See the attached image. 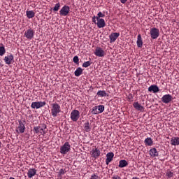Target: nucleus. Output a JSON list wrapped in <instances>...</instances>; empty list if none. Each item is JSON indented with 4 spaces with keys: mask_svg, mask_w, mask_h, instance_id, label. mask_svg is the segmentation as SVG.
<instances>
[{
    "mask_svg": "<svg viewBox=\"0 0 179 179\" xmlns=\"http://www.w3.org/2000/svg\"><path fill=\"white\" fill-rule=\"evenodd\" d=\"M86 132H89V131H90V124L89 123V122L85 123V127H84Z\"/></svg>",
    "mask_w": 179,
    "mask_h": 179,
    "instance_id": "cd10ccee",
    "label": "nucleus"
},
{
    "mask_svg": "<svg viewBox=\"0 0 179 179\" xmlns=\"http://www.w3.org/2000/svg\"><path fill=\"white\" fill-rule=\"evenodd\" d=\"M91 155L92 157H99L100 156V149L99 148H93L91 151Z\"/></svg>",
    "mask_w": 179,
    "mask_h": 179,
    "instance_id": "4468645a",
    "label": "nucleus"
},
{
    "mask_svg": "<svg viewBox=\"0 0 179 179\" xmlns=\"http://www.w3.org/2000/svg\"><path fill=\"white\" fill-rule=\"evenodd\" d=\"M92 114H99L97 106H95L92 108Z\"/></svg>",
    "mask_w": 179,
    "mask_h": 179,
    "instance_id": "2f4dec72",
    "label": "nucleus"
},
{
    "mask_svg": "<svg viewBox=\"0 0 179 179\" xmlns=\"http://www.w3.org/2000/svg\"><path fill=\"white\" fill-rule=\"evenodd\" d=\"M171 145L173 146H177L179 145V138L178 137H173L171 140Z\"/></svg>",
    "mask_w": 179,
    "mask_h": 179,
    "instance_id": "a211bd4d",
    "label": "nucleus"
},
{
    "mask_svg": "<svg viewBox=\"0 0 179 179\" xmlns=\"http://www.w3.org/2000/svg\"><path fill=\"white\" fill-rule=\"evenodd\" d=\"M145 145H148V146H152L153 145V141L152 140L151 138H147L144 141Z\"/></svg>",
    "mask_w": 179,
    "mask_h": 179,
    "instance_id": "b1692460",
    "label": "nucleus"
},
{
    "mask_svg": "<svg viewBox=\"0 0 179 179\" xmlns=\"http://www.w3.org/2000/svg\"><path fill=\"white\" fill-rule=\"evenodd\" d=\"M106 157H114V152H108L106 155Z\"/></svg>",
    "mask_w": 179,
    "mask_h": 179,
    "instance_id": "58836bf2",
    "label": "nucleus"
},
{
    "mask_svg": "<svg viewBox=\"0 0 179 179\" xmlns=\"http://www.w3.org/2000/svg\"><path fill=\"white\" fill-rule=\"evenodd\" d=\"M111 179H122V178H121V177H120V176H118V175H114V176L111 178Z\"/></svg>",
    "mask_w": 179,
    "mask_h": 179,
    "instance_id": "ea45409f",
    "label": "nucleus"
},
{
    "mask_svg": "<svg viewBox=\"0 0 179 179\" xmlns=\"http://www.w3.org/2000/svg\"><path fill=\"white\" fill-rule=\"evenodd\" d=\"M90 179H99V176H97L96 174H92Z\"/></svg>",
    "mask_w": 179,
    "mask_h": 179,
    "instance_id": "4c0bfd02",
    "label": "nucleus"
},
{
    "mask_svg": "<svg viewBox=\"0 0 179 179\" xmlns=\"http://www.w3.org/2000/svg\"><path fill=\"white\" fill-rule=\"evenodd\" d=\"M71 150V145L69 142H66L60 148V152L63 155H66V152Z\"/></svg>",
    "mask_w": 179,
    "mask_h": 179,
    "instance_id": "f03ea898",
    "label": "nucleus"
},
{
    "mask_svg": "<svg viewBox=\"0 0 179 179\" xmlns=\"http://www.w3.org/2000/svg\"><path fill=\"white\" fill-rule=\"evenodd\" d=\"M24 36L27 38L31 40V38L34 37V31L31 29H27V31L24 32Z\"/></svg>",
    "mask_w": 179,
    "mask_h": 179,
    "instance_id": "6e6552de",
    "label": "nucleus"
},
{
    "mask_svg": "<svg viewBox=\"0 0 179 179\" xmlns=\"http://www.w3.org/2000/svg\"><path fill=\"white\" fill-rule=\"evenodd\" d=\"M0 146H1V142H0Z\"/></svg>",
    "mask_w": 179,
    "mask_h": 179,
    "instance_id": "49530a36",
    "label": "nucleus"
},
{
    "mask_svg": "<svg viewBox=\"0 0 179 179\" xmlns=\"http://www.w3.org/2000/svg\"><path fill=\"white\" fill-rule=\"evenodd\" d=\"M133 106L134 108H136V110H138V111H142V110H143V106H141V104H139L138 102H134L133 103Z\"/></svg>",
    "mask_w": 179,
    "mask_h": 179,
    "instance_id": "412c9836",
    "label": "nucleus"
},
{
    "mask_svg": "<svg viewBox=\"0 0 179 179\" xmlns=\"http://www.w3.org/2000/svg\"><path fill=\"white\" fill-rule=\"evenodd\" d=\"M45 101H40V102H33L31 105V108H41V107H44L45 106Z\"/></svg>",
    "mask_w": 179,
    "mask_h": 179,
    "instance_id": "7ed1b4c3",
    "label": "nucleus"
},
{
    "mask_svg": "<svg viewBox=\"0 0 179 179\" xmlns=\"http://www.w3.org/2000/svg\"><path fill=\"white\" fill-rule=\"evenodd\" d=\"M151 38L154 40L159 37V29L157 28H152L150 30Z\"/></svg>",
    "mask_w": 179,
    "mask_h": 179,
    "instance_id": "423d86ee",
    "label": "nucleus"
},
{
    "mask_svg": "<svg viewBox=\"0 0 179 179\" xmlns=\"http://www.w3.org/2000/svg\"><path fill=\"white\" fill-rule=\"evenodd\" d=\"M90 65H92V62L90 61L85 62L83 64V68H87L88 66H90Z\"/></svg>",
    "mask_w": 179,
    "mask_h": 179,
    "instance_id": "c85d7f7f",
    "label": "nucleus"
},
{
    "mask_svg": "<svg viewBox=\"0 0 179 179\" xmlns=\"http://www.w3.org/2000/svg\"><path fill=\"white\" fill-rule=\"evenodd\" d=\"M35 15L36 14L34 13V11H33V10L27 11V16L28 19H33V17H34Z\"/></svg>",
    "mask_w": 179,
    "mask_h": 179,
    "instance_id": "5701e85b",
    "label": "nucleus"
},
{
    "mask_svg": "<svg viewBox=\"0 0 179 179\" xmlns=\"http://www.w3.org/2000/svg\"><path fill=\"white\" fill-rule=\"evenodd\" d=\"M148 91L153 92V93H157L159 92V87H157V85H151L149 87Z\"/></svg>",
    "mask_w": 179,
    "mask_h": 179,
    "instance_id": "6ab92c4d",
    "label": "nucleus"
},
{
    "mask_svg": "<svg viewBox=\"0 0 179 179\" xmlns=\"http://www.w3.org/2000/svg\"><path fill=\"white\" fill-rule=\"evenodd\" d=\"M96 20H97L96 24L99 29H101L106 27V22L104 21V19L97 18Z\"/></svg>",
    "mask_w": 179,
    "mask_h": 179,
    "instance_id": "9d476101",
    "label": "nucleus"
},
{
    "mask_svg": "<svg viewBox=\"0 0 179 179\" xmlns=\"http://www.w3.org/2000/svg\"><path fill=\"white\" fill-rule=\"evenodd\" d=\"M41 128L43 129V131H45V129H47V125L43 124V127Z\"/></svg>",
    "mask_w": 179,
    "mask_h": 179,
    "instance_id": "79ce46f5",
    "label": "nucleus"
},
{
    "mask_svg": "<svg viewBox=\"0 0 179 179\" xmlns=\"http://www.w3.org/2000/svg\"><path fill=\"white\" fill-rule=\"evenodd\" d=\"M71 10V8L68 6H64L62 7V8L60 10V15L62 16H66Z\"/></svg>",
    "mask_w": 179,
    "mask_h": 179,
    "instance_id": "20e7f679",
    "label": "nucleus"
},
{
    "mask_svg": "<svg viewBox=\"0 0 179 179\" xmlns=\"http://www.w3.org/2000/svg\"><path fill=\"white\" fill-rule=\"evenodd\" d=\"M127 1H128V0H120V2L122 3H125L127 2Z\"/></svg>",
    "mask_w": 179,
    "mask_h": 179,
    "instance_id": "37998d69",
    "label": "nucleus"
},
{
    "mask_svg": "<svg viewBox=\"0 0 179 179\" xmlns=\"http://www.w3.org/2000/svg\"><path fill=\"white\" fill-rule=\"evenodd\" d=\"M143 45V42L142 41V37L141 36V34H138L137 38V47H138L139 48H142Z\"/></svg>",
    "mask_w": 179,
    "mask_h": 179,
    "instance_id": "aec40b11",
    "label": "nucleus"
},
{
    "mask_svg": "<svg viewBox=\"0 0 179 179\" xmlns=\"http://www.w3.org/2000/svg\"><path fill=\"white\" fill-rule=\"evenodd\" d=\"M94 54L96 57H104V50L101 48H96Z\"/></svg>",
    "mask_w": 179,
    "mask_h": 179,
    "instance_id": "ddd939ff",
    "label": "nucleus"
},
{
    "mask_svg": "<svg viewBox=\"0 0 179 179\" xmlns=\"http://www.w3.org/2000/svg\"><path fill=\"white\" fill-rule=\"evenodd\" d=\"M82 72H83L82 68L78 67L75 71L74 75L75 76H80V75H82Z\"/></svg>",
    "mask_w": 179,
    "mask_h": 179,
    "instance_id": "393cba45",
    "label": "nucleus"
},
{
    "mask_svg": "<svg viewBox=\"0 0 179 179\" xmlns=\"http://www.w3.org/2000/svg\"><path fill=\"white\" fill-rule=\"evenodd\" d=\"M171 100H173V96H171V95L170 94L164 95L163 97L162 98V102L165 103L166 104L170 103Z\"/></svg>",
    "mask_w": 179,
    "mask_h": 179,
    "instance_id": "1a4fd4ad",
    "label": "nucleus"
},
{
    "mask_svg": "<svg viewBox=\"0 0 179 179\" xmlns=\"http://www.w3.org/2000/svg\"><path fill=\"white\" fill-rule=\"evenodd\" d=\"M162 162H164V159H160Z\"/></svg>",
    "mask_w": 179,
    "mask_h": 179,
    "instance_id": "a18cd8bd",
    "label": "nucleus"
},
{
    "mask_svg": "<svg viewBox=\"0 0 179 179\" xmlns=\"http://www.w3.org/2000/svg\"><path fill=\"white\" fill-rule=\"evenodd\" d=\"M104 16H105V15L104 14H103V13H101V12H99V13H98V16H96V19H100V17H104Z\"/></svg>",
    "mask_w": 179,
    "mask_h": 179,
    "instance_id": "c9c22d12",
    "label": "nucleus"
},
{
    "mask_svg": "<svg viewBox=\"0 0 179 179\" xmlns=\"http://www.w3.org/2000/svg\"><path fill=\"white\" fill-rule=\"evenodd\" d=\"M97 107L98 113H101L103 111H104V106L103 105H99Z\"/></svg>",
    "mask_w": 179,
    "mask_h": 179,
    "instance_id": "bb28decb",
    "label": "nucleus"
},
{
    "mask_svg": "<svg viewBox=\"0 0 179 179\" xmlns=\"http://www.w3.org/2000/svg\"><path fill=\"white\" fill-rule=\"evenodd\" d=\"M73 61L74 64H79V57L78 56H75Z\"/></svg>",
    "mask_w": 179,
    "mask_h": 179,
    "instance_id": "72a5a7b5",
    "label": "nucleus"
},
{
    "mask_svg": "<svg viewBox=\"0 0 179 179\" xmlns=\"http://www.w3.org/2000/svg\"><path fill=\"white\" fill-rule=\"evenodd\" d=\"M19 125H18V130L20 132V134H23L24 132V130L26 129V127L24 126L26 124L25 121L22 122V120H19Z\"/></svg>",
    "mask_w": 179,
    "mask_h": 179,
    "instance_id": "0eeeda50",
    "label": "nucleus"
},
{
    "mask_svg": "<svg viewBox=\"0 0 179 179\" xmlns=\"http://www.w3.org/2000/svg\"><path fill=\"white\" fill-rule=\"evenodd\" d=\"M97 96H100V97H106L107 93H106V91H99L97 92Z\"/></svg>",
    "mask_w": 179,
    "mask_h": 179,
    "instance_id": "a878e982",
    "label": "nucleus"
},
{
    "mask_svg": "<svg viewBox=\"0 0 179 179\" xmlns=\"http://www.w3.org/2000/svg\"><path fill=\"white\" fill-rule=\"evenodd\" d=\"M37 171L34 169H29L27 173L29 178H31L36 176Z\"/></svg>",
    "mask_w": 179,
    "mask_h": 179,
    "instance_id": "2eb2a0df",
    "label": "nucleus"
},
{
    "mask_svg": "<svg viewBox=\"0 0 179 179\" xmlns=\"http://www.w3.org/2000/svg\"><path fill=\"white\" fill-rule=\"evenodd\" d=\"M96 16H94L93 17H92V22H93V23H95V24H97V22H96Z\"/></svg>",
    "mask_w": 179,
    "mask_h": 179,
    "instance_id": "a19ab883",
    "label": "nucleus"
},
{
    "mask_svg": "<svg viewBox=\"0 0 179 179\" xmlns=\"http://www.w3.org/2000/svg\"><path fill=\"white\" fill-rule=\"evenodd\" d=\"M150 156H153L155 157L156 156H159V152H157V150H156V148H152L150 150Z\"/></svg>",
    "mask_w": 179,
    "mask_h": 179,
    "instance_id": "4be33fe9",
    "label": "nucleus"
},
{
    "mask_svg": "<svg viewBox=\"0 0 179 179\" xmlns=\"http://www.w3.org/2000/svg\"><path fill=\"white\" fill-rule=\"evenodd\" d=\"M34 131H35L36 134H47V131L44 130V129L41 128V127L40 126L34 127Z\"/></svg>",
    "mask_w": 179,
    "mask_h": 179,
    "instance_id": "9b49d317",
    "label": "nucleus"
},
{
    "mask_svg": "<svg viewBox=\"0 0 179 179\" xmlns=\"http://www.w3.org/2000/svg\"><path fill=\"white\" fill-rule=\"evenodd\" d=\"M166 176H167V177H169V178H171V177H173V172H171V171H168V172L166 173Z\"/></svg>",
    "mask_w": 179,
    "mask_h": 179,
    "instance_id": "e433bc0d",
    "label": "nucleus"
},
{
    "mask_svg": "<svg viewBox=\"0 0 179 179\" xmlns=\"http://www.w3.org/2000/svg\"><path fill=\"white\" fill-rule=\"evenodd\" d=\"M128 166V161L125 159H122L119 162L118 167L120 169H124V167H127Z\"/></svg>",
    "mask_w": 179,
    "mask_h": 179,
    "instance_id": "f3484780",
    "label": "nucleus"
},
{
    "mask_svg": "<svg viewBox=\"0 0 179 179\" xmlns=\"http://www.w3.org/2000/svg\"><path fill=\"white\" fill-rule=\"evenodd\" d=\"M132 179H139V178L136 177H133Z\"/></svg>",
    "mask_w": 179,
    "mask_h": 179,
    "instance_id": "c03bdc74",
    "label": "nucleus"
},
{
    "mask_svg": "<svg viewBox=\"0 0 179 179\" xmlns=\"http://www.w3.org/2000/svg\"><path fill=\"white\" fill-rule=\"evenodd\" d=\"M51 113L52 117H57L59 113H61V106L58 103H52Z\"/></svg>",
    "mask_w": 179,
    "mask_h": 179,
    "instance_id": "f257e3e1",
    "label": "nucleus"
},
{
    "mask_svg": "<svg viewBox=\"0 0 179 179\" xmlns=\"http://www.w3.org/2000/svg\"><path fill=\"white\" fill-rule=\"evenodd\" d=\"M111 162H113V157H107V159L106 160V164H107V166H108V164H110V163H111Z\"/></svg>",
    "mask_w": 179,
    "mask_h": 179,
    "instance_id": "473e14b6",
    "label": "nucleus"
},
{
    "mask_svg": "<svg viewBox=\"0 0 179 179\" xmlns=\"http://www.w3.org/2000/svg\"><path fill=\"white\" fill-rule=\"evenodd\" d=\"M6 50H5V47L3 46H0V55L1 57H2V55H3L6 52Z\"/></svg>",
    "mask_w": 179,
    "mask_h": 179,
    "instance_id": "7c9ffc66",
    "label": "nucleus"
},
{
    "mask_svg": "<svg viewBox=\"0 0 179 179\" xmlns=\"http://www.w3.org/2000/svg\"><path fill=\"white\" fill-rule=\"evenodd\" d=\"M60 7H61V4H59V3H57V4H55V7L53 8V10L55 12H58Z\"/></svg>",
    "mask_w": 179,
    "mask_h": 179,
    "instance_id": "c756f323",
    "label": "nucleus"
},
{
    "mask_svg": "<svg viewBox=\"0 0 179 179\" xmlns=\"http://www.w3.org/2000/svg\"><path fill=\"white\" fill-rule=\"evenodd\" d=\"M118 37H120V33H112L110 35V43H114V41H115V40H117V38H118Z\"/></svg>",
    "mask_w": 179,
    "mask_h": 179,
    "instance_id": "f8f14e48",
    "label": "nucleus"
},
{
    "mask_svg": "<svg viewBox=\"0 0 179 179\" xmlns=\"http://www.w3.org/2000/svg\"><path fill=\"white\" fill-rule=\"evenodd\" d=\"M4 61L7 65H10V64H12V61H13V55H10L8 56H6Z\"/></svg>",
    "mask_w": 179,
    "mask_h": 179,
    "instance_id": "dca6fc26",
    "label": "nucleus"
},
{
    "mask_svg": "<svg viewBox=\"0 0 179 179\" xmlns=\"http://www.w3.org/2000/svg\"><path fill=\"white\" fill-rule=\"evenodd\" d=\"M65 173H66V171H65V169H62L59 171V175L64 176V174H65Z\"/></svg>",
    "mask_w": 179,
    "mask_h": 179,
    "instance_id": "f704fd0d",
    "label": "nucleus"
},
{
    "mask_svg": "<svg viewBox=\"0 0 179 179\" xmlns=\"http://www.w3.org/2000/svg\"><path fill=\"white\" fill-rule=\"evenodd\" d=\"M71 119L72 121L76 122L79 120V112L77 110H74L71 113Z\"/></svg>",
    "mask_w": 179,
    "mask_h": 179,
    "instance_id": "39448f33",
    "label": "nucleus"
}]
</instances>
